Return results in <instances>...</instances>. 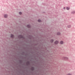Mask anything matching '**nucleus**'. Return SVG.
I'll return each instance as SVG.
<instances>
[{
    "instance_id": "obj_4",
    "label": "nucleus",
    "mask_w": 75,
    "mask_h": 75,
    "mask_svg": "<svg viewBox=\"0 0 75 75\" xmlns=\"http://www.w3.org/2000/svg\"><path fill=\"white\" fill-rule=\"evenodd\" d=\"M64 43V42L62 41H61L60 42V44H63V43Z\"/></svg>"
},
{
    "instance_id": "obj_14",
    "label": "nucleus",
    "mask_w": 75,
    "mask_h": 75,
    "mask_svg": "<svg viewBox=\"0 0 75 75\" xmlns=\"http://www.w3.org/2000/svg\"><path fill=\"white\" fill-rule=\"evenodd\" d=\"M19 14L21 15L22 14V13H21V12H20L19 13Z\"/></svg>"
},
{
    "instance_id": "obj_11",
    "label": "nucleus",
    "mask_w": 75,
    "mask_h": 75,
    "mask_svg": "<svg viewBox=\"0 0 75 75\" xmlns=\"http://www.w3.org/2000/svg\"><path fill=\"white\" fill-rule=\"evenodd\" d=\"M67 10H69V8L68 7H67Z\"/></svg>"
},
{
    "instance_id": "obj_12",
    "label": "nucleus",
    "mask_w": 75,
    "mask_h": 75,
    "mask_svg": "<svg viewBox=\"0 0 75 75\" xmlns=\"http://www.w3.org/2000/svg\"><path fill=\"white\" fill-rule=\"evenodd\" d=\"M41 20H38V22H41Z\"/></svg>"
},
{
    "instance_id": "obj_2",
    "label": "nucleus",
    "mask_w": 75,
    "mask_h": 75,
    "mask_svg": "<svg viewBox=\"0 0 75 75\" xmlns=\"http://www.w3.org/2000/svg\"><path fill=\"white\" fill-rule=\"evenodd\" d=\"M58 43V41H56L54 42L55 44H57Z\"/></svg>"
},
{
    "instance_id": "obj_10",
    "label": "nucleus",
    "mask_w": 75,
    "mask_h": 75,
    "mask_svg": "<svg viewBox=\"0 0 75 75\" xmlns=\"http://www.w3.org/2000/svg\"><path fill=\"white\" fill-rule=\"evenodd\" d=\"M53 41H54V40H50V42H52Z\"/></svg>"
},
{
    "instance_id": "obj_7",
    "label": "nucleus",
    "mask_w": 75,
    "mask_h": 75,
    "mask_svg": "<svg viewBox=\"0 0 75 75\" xmlns=\"http://www.w3.org/2000/svg\"><path fill=\"white\" fill-rule=\"evenodd\" d=\"M71 25H68L67 26V28H71Z\"/></svg>"
},
{
    "instance_id": "obj_15",
    "label": "nucleus",
    "mask_w": 75,
    "mask_h": 75,
    "mask_svg": "<svg viewBox=\"0 0 75 75\" xmlns=\"http://www.w3.org/2000/svg\"><path fill=\"white\" fill-rule=\"evenodd\" d=\"M63 8H64V9L65 10V7H64Z\"/></svg>"
},
{
    "instance_id": "obj_9",
    "label": "nucleus",
    "mask_w": 75,
    "mask_h": 75,
    "mask_svg": "<svg viewBox=\"0 0 75 75\" xmlns=\"http://www.w3.org/2000/svg\"><path fill=\"white\" fill-rule=\"evenodd\" d=\"M11 37H12V38H13L14 37V35H13L11 34Z\"/></svg>"
},
{
    "instance_id": "obj_5",
    "label": "nucleus",
    "mask_w": 75,
    "mask_h": 75,
    "mask_svg": "<svg viewBox=\"0 0 75 75\" xmlns=\"http://www.w3.org/2000/svg\"><path fill=\"white\" fill-rule=\"evenodd\" d=\"M7 16H8L7 15L5 14L4 16V17L5 18H7Z\"/></svg>"
},
{
    "instance_id": "obj_8",
    "label": "nucleus",
    "mask_w": 75,
    "mask_h": 75,
    "mask_svg": "<svg viewBox=\"0 0 75 75\" xmlns=\"http://www.w3.org/2000/svg\"><path fill=\"white\" fill-rule=\"evenodd\" d=\"M27 27L28 28H30V25H27Z\"/></svg>"
},
{
    "instance_id": "obj_1",
    "label": "nucleus",
    "mask_w": 75,
    "mask_h": 75,
    "mask_svg": "<svg viewBox=\"0 0 75 75\" xmlns=\"http://www.w3.org/2000/svg\"><path fill=\"white\" fill-rule=\"evenodd\" d=\"M56 35H61V33L59 32H58L57 33Z\"/></svg>"
},
{
    "instance_id": "obj_3",
    "label": "nucleus",
    "mask_w": 75,
    "mask_h": 75,
    "mask_svg": "<svg viewBox=\"0 0 75 75\" xmlns=\"http://www.w3.org/2000/svg\"><path fill=\"white\" fill-rule=\"evenodd\" d=\"M63 58L64 59H68V58L66 57H63Z\"/></svg>"
},
{
    "instance_id": "obj_13",
    "label": "nucleus",
    "mask_w": 75,
    "mask_h": 75,
    "mask_svg": "<svg viewBox=\"0 0 75 75\" xmlns=\"http://www.w3.org/2000/svg\"><path fill=\"white\" fill-rule=\"evenodd\" d=\"M66 75H72V74H70L69 73L67 74Z\"/></svg>"
},
{
    "instance_id": "obj_6",
    "label": "nucleus",
    "mask_w": 75,
    "mask_h": 75,
    "mask_svg": "<svg viewBox=\"0 0 75 75\" xmlns=\"http://www.w3.org/2000/svg\"><path fill=\"white\" fill-rule=\"evenodd\" d=\"M19 38H23V36H22L21 35H19Z\"/></svg>"
}]
</instances>
